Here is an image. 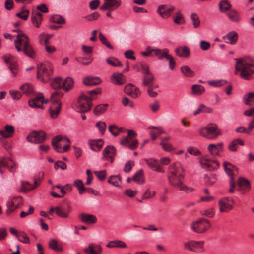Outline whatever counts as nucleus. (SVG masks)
<instances>
[{
	"mask_svg": "<svg viewBox=\"0 0 254 254\" xmlns=\"http://www.w3.org/2000/svg\"><path fill=\"white\" fill-rule=\"evenodd\" d=\"M147 87L148 88L147 92L148 96L150 97H156L160 92L159 90H158V85L153 84Z\"/></svg>",
	"mask_w": 254,
	"mask_h": 254,
	"instance_id": "nucleus-38",
	"label": "nucleus"
},
{
	"mask_svg": "<svg viewBox=\"0 0 254 254\" xmlns=\"http://www.w3.org/2000/svg\"><path fill=\"white\" fill-rule=\"evenodd\" d=\"M17 238H18L19 241L23 243H30V241L29 238L27 236V234L23 231H21L18 233V235H17Z\"/></svg>",
	"mask_w": 254,
	"mask_h": 254,
	"instance_id": "nucleus-57",
	"label": "nucleus"
},
{
	"mask_svg": "<svg viewBox=\"0 0 254 254\" xmlns=\"http://www.w3.org/2000/svg\"><path fill=\"white\" fill-rule=\"evenodd\" d=\"M15 203V202L14 201L13 199L12 200H8L7 202V209L6 210V213L7 215H10L18 208Z\"/></svg>",
	"mask_w": 254,
	"mask_h": 254,
	"instance_id": "nucleus-46",
	"label": "nucleus"
},
{
	"mask_svg": "<svg viewBox=\"0 0 254 254\" xmlns=\"http://www.w3.org/2000/svg\"><path fill=\"white\" fill-rule=\"evenodd\" d=\"M92 105H88L86 102H78V111L81 113L89 112Z\"/></svg>",
	"mask_w": 254,
	"mask_h": 254,
	"instance_id": "nucleus-42",
	"label": "nucleus"
},
{
	"mask_svg": "<svg viewBox=\"0 0 254 254\" xmlns=\"http://www.w3.org/2000/svg\"><path fill=\"white\" fill-rule=\"evenodd\" d=\"M127 135L120 140V144L130 150L136 149L138 146V140L135 138L136 133L132 130H127Z\"/></svg>",
	"mask_w": 254,
	"mask_h": 254,
	"instance_id": "nucleus-5",
	"label": "nucleus"
},
{
	"mask_svg": "<svg viewBox=\"0 0 254 254\" xmlns=\"http://www.w3.org/2000/svg\"><path fill=\"white\" fill-rule=\"evenodd\" d=\"M238 184L239 187V190L243 193L249 191L251 189L250 182L245 178H239L238 181Z\"/></svg>",
	"mask_w": 254,
	"mask_h": 254,
	"instance_id": "nucleus-25",
	"label": "nucleus"
},
{
	"mask_svg": "<svg viewBox=\"0 0 254 254\" xmlns=\"http://www.w3.org/2000/svg\"><path fill=\"white\" fill-rule=\"evenodd\" d=\"M44 177V172H40L37 174H36L34 178V185H31L29 182L26 181H24L21 183V187L19 192H26L28 191H30L34 189L39 185V182L41 181Z\"/></svg>",
	"mask_w": 254,
	"mask_h": 254,
	"instance_id": "nucleus-8",
	"label": "nucleus"
},
{
	"mask_svg": "<svg viewBox=\"0 0 254 254\" xmlns=\"http://www.w3.org/2000/svg\"><path fill=\"white\" fill-rule=\"evenodd\" d=\"M29 15V11L25 9V7H22L21 12L16 14V16L24 20H26L28 19Z\"/></svg>",
	"mask_w": 254,
	"mask_h": 254,
	"instance_id": "nucleus-59",
	"label": "nucleus"
},
{
	"mask_svg": "<svg viewBox=\"0 0 254 254\" xmlns=\"http://www.w3.org/2000/svg\"><path fill=\"white\" fill-rule=\"evenodd\" d=\"M211 224L207 219L201 218L193 222L191 225V228L195 232L203 233L210 228Z\"/></svg>",
	"mask_w": 254,
	"mask_h": 254,
	"instance_id": "nucleus-9",
	"label": "nucleus"
},
{
	"mask_svg": "<svg viewBox=\"0 0 254 254\" xmlns=\"http://www.w3.org/2000/svg\"><path fill=\"white\" fill-rule=\"evenodd\" d=\"M169 51L167 48L163 49H157L155 50V55L158 56L159 60H162L163 58L169 61V68L171 70H173L175 66L176 62L174 58L169 54Z\"/></svg>",
	"mask_w": 254,
	"mask_h": 254,
	"instance_id": "nucleus-10",
	"label": "nucleus"
},
{
	"mask_svg": "<svg viewBox=\"0 0 254 254\" xmlns=\"http://www.w3.org/2000/svg\"><path fill=\"white\" fill-rule=\"evenodd\" d=\"M79 218L81 222L87 224H93L97 222V217L92 214L82 213L79 215Z\"/></svg>",
	"mask_w": 254,
	"mask_h": 254,
	"instance_id": "nucleus-23",
	"label": "nucleus"
},
{
	"mask_svg": "<svg viewBox=\"0 0 254 254\" xmlns=\"http://www.w3.org/2000/svg\"><path fill=\"white\" fill-rule=\"evenodd\" d=\"M132 180L139 184L144 183V180L142 170H140L135 173L133 176Z\"/></svg>",
	"mask_w": 254,
	"mask_h": 254,
	"instance_id": "nucleus-48",
	"label": "nucleus"
},
{
	"mask_svg": "<svg viewBox=\"0 0 254 254\" xmlns=\"http://www.w3.org/2000/svg\"><path fill=\"white\" fill-rule=\"evenodd\" d=\"M74 185L77 188L79 191V193L80 194H83L86 190V188L84 186V184L83 182L80 180L77 179L74 181Z\"/></svg>",
	"mask_w": 254,
	"mask_h": 254,
	"instance_id": "nucleus-52",
	"label": "nucleus"
},
{
	"mask_svg": "<svg viewBox=\"0 0 254 254\" xmlns=\"http://www.w3.org/2000/svg\"><path fill=\"white\" fill-rule=\"evenodd\" d=\"M173 21L175 23L177 24L185 23L184 17L180 11H178L176 13V15L174 18Z\"/></svg>",
	"mask_w": 254,
	"mask_h": 254,
	"instance_id": "nucleus-56",
	"label": "nucleus"
},
{
	"mask_svg": "<svg viewBox=\"0 0 254 254\" xmlns=\"http://www.w3.org/2000/svg\"><path fill=\"white\" fill-rule=\"evenodd\" d=\"M202 166L210 171L217 169L219 167V163L216 160H211L208 158H203L200 160Z\"/></svg>",
	"mask_w": 254,
	"mask_h": 254,
	"instance_id": "nucleus-18",
	"label": "nucleus"
},
{
	"mask_svg": "<svg viewBox=\"0 0 254 254\" xmlns=\"http://www.w3.org/2000/svg\"><path fill=\"white\" fill-rule=\"evenodd\" d=\"M126 94L129 95L133 98H136L141 94L138 88L135 87L131 84L126 85L124 89Z\"/></svg>",
	"mask_w": 254,
	"mask_h": 254,
	"instance_id": "nucleus-22",
	"label": "nucleus"
},
{
	"mask_svg": "<svg viewBox=\"0 0 254 254\" xmlns=\"http://www.w3.org/2000/svg\"><path fill=\"white\" fill-rule=\"evenodd\" d=\"M51 20L52 22L59 24H63L65 23V19L63 16L57 14L52 16L51 18Z\"/></svg>",
	"mask_w": 254,
	"mask_h": 254,
	"instance_id": "nucleus-58",
	"label": "nucleus"
},
{
	"mask_svg": "<svg viewBox=\"0 0 254 254\" xmlns=\"http://www.w3.org/2000/svg\"><path fill=\"white\" fill-rule=\"evenodd\" d=\"M181 72L186 77H192L194 76V72L188 66H182L180 68Z\"/></svg>",
	"mask_w": 254,
	"mask_h": 254,
	"instance_id": "nucleus-43",
	"label": "nucleus"
},
{
	"mask_svg": "<svg viewBox=\"0 0 254 254\" xmlns=\"http://www.w3.org/2000/svg\"><path fill=\"white\" fill-rule=\"evenodd\" d=\"M74 85L73 80L70 77H67L62 84L63 89L65 92L71 90Z\"/></svg>",
	"mask_w": 254,
	"mask_h": 254,
	"instance_id": "nucleus-37",
	"label": "nucleus"
},
{
	"mask_svg": "<svg viewBox=\"0 0 254 254\" xmlns=\"http://www.w3.org/2000/svg\"><path fill=\"white\" fill-rule=\"evenodd\" d=\"M112 82L115 85H122L126 83L125 77L120 73H115L111 77Z\"/></svg>",
	"mask_w": 254,
	"mask_h": 254,
	"instance_id": "nucleus-29",
	"label": "nucleus"
},
{
	"mask_svg": "<svg viewBox=\"0 0 254 254\" xmlns=\"http://www.w3.org/2000/svg\"><path fill=\"white\" fill-rule=\"evenodd\" d=\"M88 144L91 149L94 151H99L102 148L104 141L102 139H99L89 141Z\"/></svg>",
	"mask_w": 254,
	"mask_h": 254,
	"instance_id": "nucleus-32",
	"label": "nucleus"
},
{
	"mask_svg": "<svg viewBox=\"0 0 254 254\" xmlns=\"http://www.w3.org/2000/svg\"><path fill=\"white\" fill-rule=\"evenodd\" d=\"M145 162L148 167L154 171L158 172H163L164 170L162 168L160 161L153 158L146 159Z\"/></svg>",
	"mask_w": 254,
	"mask_h": 254,
	"instance_id": "nucleus-21",
	"label": "nucleus"
},
{
	"mask_svg": "<svg viewBox=\"0 0 254 254\" xmlns=\"http://www.w3.org/2000/svg\"><path fill=\"white\" fill-rule=\"evenodd\" d=\"M121 0H104V3L101 6L100 9L106 10H110L112 8L117 9L121 5Z\"/></svg>",
	"mask_w": 254,
	"mask_h": 254,
	"instance_id": "nucleus-20",
	"label": "nucleus"
},
{
	"mask_svg": "<svg viewBox=\"0 0 254 254\" xmlns=\"http://www.w3.org/2000/svg\"><path fill=\"white\" fill-rule=\"evenodd\" d=\"M184 248L188 251L196 253H203L205 251L204 242L191 240L184 243Z\"/></svg>",
	"mask_w": 254,
	"mask_h": 254,
	"instance_id": "nucleus-11",
	"label": "nucleus"
},
{
	"mask_svg": "<svg viewBox=\"0 0 254 254\" xmlns=\"http://www.w3.org/2000/svg\"><path fill=\"white\" fill-rule=\"evenodd\" d=\"M199 134L208 139H215L221 135V131L215 124L210 123L199 129Z\"/></svg>",
	"mask_w": 254,
	"mask_h": 254,
	"instance_id": "nucleus-4",
	"label": "nucleus"
},
{
	"mask_svg": "<svg viewBox=\"0 0 254 254\" xmlns=\"http://www.w3.org/2000/svg\"><path fill=\"white\" fill-rule=\"evenodd\" d=\"M106 246L108 248H114V247H119V248H126L127 245L121 241H110Z\"/></svg>",
	"mask_w": 254,
	"mask_h": 254,
	"instance_id": "nucleus-49",
	"label": "nucleus"
},
{
	"mask_svg": "<svg viewBox=\"0 0 254 254\" xmlns=\"http://www.w3.org/2000/svg\"><path fill=\"white\" fill-rule=\"evenodd\" d=\"M108 182L115 186H118L121 182V179L119 175H112L109 178Z\"/></svg>",
	"mask_w": 254,
	"mask_h": 254,
	"instance_id": "nucleus-54",
	"label": "nucleus"
},
{
	"mask_svg": "<svg viewBox=\"0 0 254 254\" xmlns=\"http://www.w3.org/2000/svg\"><path fill=\"white\" fill-rule=\"evenodd\" d=\"M99 38L100 39L102 43L106 46L108 48L110 49H113V47L109 43L106 37L104 36V35L101 32H100L99 34Z\"/></svg>",
	"mask_w": 254,
	"mask_h": 254,
	"instance_id": "nucleus-61",
	"label": "nucleus"
},
{
	"mask_svg": "<svg viewBox=\"0 0 254 254\" xmlns=\"http://www.w3.org/2000/svg\"><path fill=\"white\" fill-rule=\"evenodd\" d=\"M227 16L229 19L233 22L237 23L240 21L241 18L239 13L235 10H230L227 13Z\"/></svg>",
	"mask_w": 254,
	"mask_h": 254,
	"instance_id": "nucleus-35",
	"label": "nucleus"
},
{
	"mask_svg": "<svg viewBox=\"0 0 254 254\" xmlns=\"http://www.w3.org/2000/svg\"><path fill=\"white\" fill-rule=\"evenodd\" d=\"M254 92L248 93L244 97L243 100L246 105H250L251 102H254Z\"/></svg>",
	"mask_w": 254,
	"mask_h": 254,
	"instance_id": "nucleus-63",
	"label": "nucleus"
},
{
	"mask_svg": "<svg viewBox=\"0 0 254 254\" xmlns=\"http://www.w3.org/2000/svg\"><path fill=\"white\" fill-rule=\"evenodd\" d=\"M234 204L233 200L230 197L224 198L219 201V210L221 212H227L231 210Z\"/></svg>",
	"mask_w": 254,
	"mask_h": 254,
	"instance_id": "nucleus-16",
	"label": "nucleus"
},
{
	"mask_svg": "<svg viewBox=\"0 0 254 254\" xmlns=\"http://www.w3.org/2000/svg\"><path fill=\"white\" fill-rule=\"evenodd\" d=\"M204 179L207 185H212L217 180L216 175L212 173L205 174L204 176Z\"/></svg>",
	"mask_w": 254,
	"mask_h": 254,
	"instance_id": "nucleus-50",
	"label": "nucleus"
},
{
	"mask_svg": "<svg viewBox=\"0 0 254 254\" xmlns=\"http://www.w3.org/2000/svg\"><path fill=\"white\" fill-rule=\"evenodd\" d=\"M191 20L193 23V27L195 28H198L199 27L200 24V22L198 16L195 13H192L190 16Z\"/></svg>",
	"mask_w": 254,
	"mask_h": 254,
	"instance_id": "nucleus-60",
	"label": "nucleus"
},
{
	"mask_svg": "<svg viewBox=\"0 0 254 254\" xmlns=\"http://www.w3.org/2000/svg\"><path fill=\"white\" fill-rule=\"evenodd\" d=\"M223 38L226 42L231 44H234L238 40V35L235 31H231L229 32L225 36H224Z\"/></svg>",
	"mask_w": 254,
	"mask_h": 254,
	"instance_id": "nucleus-34",
	"label": "nucleus"
},
{
	"mask_svg": "<svg viewBox=\"0 0 254 254\" xmlns=\"http://www.w3.org/2000/svg\"><path fill=\"white\" fill-rule=\"evenodd\" d=\"M107 104H100L97 106L94 109V113L96 115H99L104 113L107 109Z\"/></svg>",
	"mask_w": 254,
	"mask_h": 254,
	"instance_id": "nucleus-53",
	"label": "nucleus"
},
{
	"mask_svg": "<svg viewBox=\"0 0 254 254\" xmlns=\"http://www.w3.org/2000/svg\"><path fill=\"white\" fill-rule=\"evenodd\" d=\"M235 69L241 71L240 76L245 79H249V77L254 73V59L250 57L236 59Z\"/></svg>",
	"mask_w": 254,
	"mask_h": 254,
	"instance_id": "nucleus-3",
	"label": "nucleus"
},
{
	"mask_svg": "<svg viewBox=\"0 0 254 254\" xmlns=\"http://www.w3.org/2000/svg\"><path fill=\"white\" fill-rule=\"evenodd\" d=\"M58 93L57 91L53 92L51 95L52 104L49 108V114L51 118L55 119L60 112L62 103L57 98Z\"/></svg>",
	"mask_w": 254,
	"mask_h": 254,
	"instance_id": "nucleus-6",
	"label": "nucleus"
},
{
	"mask_svg": "<svg viewBox=\"0 0 254 254\" xmlns=\"http://www.w3.org/2000/svg\"><path fill=\"white\" fill-rule=\"evenodd\" d=\"M102 82L100 78L97 76H89L84 78L83 83L86 86H95L100 84Z\"/></svg>",
	"mask_w": 254,
	"mask_h": 254,
	"instance_id": "nucleus-24",
	"label": "nucleus"
},
{
	"mask_svg": "<svg viewBox=\"0 0 254 254\" xmlns=\"http://www.w3.org/2000/svg\"><path fill=\"white\" fill-rule=\"evenodd\" d=\"M15 132L13 126L6 125L5 126L4 130H0V135L4 138L11 137Z\"/></svg>",
	"mask_w": 254,
	"mask_h": 254,
	"instance_id": "nucleus-28",
	"label": "nucleus"
},
{
	"mask_svg": "<svg viewBox=\"0 0 254 254\" xmlns=\"http://www.w3.org/2000/svg\"><path fill=\"white\" fill-rule=\"evenodd\" d=\"M47 100H44L43 94L39 93L34 98L29 100L28 104L31 108H40L42 107L43 103H47Z\"/></svg>",
	"mask_w": 254,
	"mask_h": 254,
	"instance_id": "nucleus-17",
	"label": "nucleus"
},
{
	"mask_svg": "<svg viewBox=\"0 0 254 254\" xmlns=\"http://www.w3.org/2000/svg\"><path fill=\"white\" fill-rule=\"evenodd\" d=\"M243 141L239 138L233 140L229 145V149L231 151H236L239 145H243Z\"/></svg>",
	"mask_w": 254,
	"mask_h": 254,
	"instance_id": "nucleus-41",
	"label": "nucleus"
},
{
	"mask_svg": "<svg viewBox=\"0 0 254 254\" xmlns=\"http://www.w3.org/2000/svg\"><path fill=\"white\" fill-rule=\"evenodd\" d=\"M106 62L112 66L118 67L122 66L121 62L118 59L114 57L107 58Z\"/></svg>",
	"mask_w": 254,
	"mask_h": 254,
	"instance_id": "nucleus-55",
	"label": "nucleus"
},
{
	"mask_svg": "<svg viewBox=\"0 0 254 254\" xmlns=\"http://www.w3.org/2000/svg\"><path fill=\"white\" fill-rule=\"evenodd\" d=\"M53 69L50 66H45L43 64H37V77L43 82H46L53 74Z\"/></svg>",
	"mask_w": 254,
	"mask_h": 254,
	"instance_id": "nucleus-7",
	"label": "nucleus"
},
{
	"mask_svg": "<svg viewBox=\"0 0 254 254\" xmlns=\"http://www.w3.org/2000/svg\"><path fill=\"white\" fill-rule=\"evenodd\" d=\"M13 56L11 55H5L3 58L7 64H9V69L11 72L12 76L16 77L18 72V65L13 61Z\"/></svg>",
	"mask_w": 254,
	"mask_h": 254,
	"instance_id": "nucleus-15",
	"label": "nucleus"
},
{
	"mask_svg": "<svg viewBox=\"0 0 254 254\" xmlns=\"http://www.w3.org/2000/svg\"><path fill=\"white\" fill-rule=\"evenodd\" d=\"M231 5L228 0H221L219 3V8L221 12H225L230 9Z\"/></svg>",
	"mask_w": 254,
	"mask_h": 254,
	"instance_id": "nucleus-40",
	"label": "nucleus"
},
{
	"mask_svg": "<svg viewBox=\"0 0 254 254\" xmlns=\"http://www.w3.org/2000/svg\"><path fill=\"white\" fill-rule=\"evenodd\" d=\"M46 137V133L42 130L33 131L27 136V140L29 142L39 144L44 142Z\"/></svg>",
	"mask_w": 254,
	"mask_h": 254,
	"instance_id": "nucleus-12",
	"label": "nucleus"
},
{
	"mask_svg": "<svg viewBox=\"0 0 254 254\" xmlns=\"http://www.w3.org/2000/svg\"><path fill=\"white\" fill-rule=\"evenodd\" d=\"M71 208L70 206H68L67 209L65 210L60 206H57L56 209V214L62 218H69L70 217V212Z\"/></svg>",
	"mask_w": 254,
	"mask_h": 254,
	"instance_id": "nucleus-31",
	"label": "nucleus"
},
{
	"mask_svg": "<svg viewBox=\"0 0 254 254\" xmlns=\"http://www.w3.org/2000/svg\"><path fill=\"white\" fill-rule=\"evenodd\" d=\"M192 93L195 95H200L205 91L204 87L201 85L195 84L191 87Z\"/></svg>",
	"mask_w": 254,
	"mask_h": 254,
	"instance_id": "nucleus-47",
	"label": "nucleus"
},
{
	"mask_svg": "<svg viewBox=\"0 0 254 254\" xmlns=\"http://www.w3.org/2000/svg\"><path fill=\"white\" fill-rule=\"evenodd\" d=\"M96 126L98 128L99 131L102 134H103L106 128L105 123L104 122L99 121L96 123Z\"/></svg>",
	"mask_w": 254,
	"mask_h": 254,
	"instance_id": "nucleus-64",
	"label": "nucleus"
},
{
	"mask_svg": "<svg viewBox=\"0 0 254 254\" xmlns=\"http://www.w3.org/2000/svg\"><path fill=\"white\" fill-rule=\"evenodd\" d=\"M31 19L32 24L35 27L39 28L43 20L42 14L39 12L32 13Z\"/></svg>",
	"mask_w": 254,
	"mask_h": 254,
	"instance_id": "nucleus-33",
	"label": "nucleus"
},
{
	"mask_svg": "<svg viewBox=\"0 0 254 254\" xmlns=\"http://www.w3.org/2000/svg\"><path fill=\"white\" fill-rule=\"evenodd\" d=\"M63 79L61 77H57L53 80L51 83V86L54 89H63Z\"/></svg>",
	"mask_w": 254,
	"mask_h": 254,
	"instance_id": "nucleus-44",
	"label": "nucleus"
},
{
	"mask_svg": "<svg viewBox=\"0 0 254 254\" xmlns=\"http://www.w3.org/2000/svg\"><path fill=\"white\" fill-rule=\"evenodd\" d=\"M154 79L155 78L153 74L143 75L142 77V86L147 87L153 85Z\"/></svg>",
	"mask_w": 254,
	"mask_h": 254,
	"instance_id": "nucleus-36",
	"label": "nucleus"
},
{
	"mask_svg": "<svg viewBox=\"0 0 254 254\" xmlns=\"http://www.w3.org/2000/svg\"><path fill=\"white\" fill-rule=\"evenodd\" d=\"M20 89L22 91L24 94L29 96L34 92V88L33 86L29 84L26 83L20 87Z\"/></svg>",
	"mask_w": 254,
	"mask_h": 254,
	"instance_id": "nucleus-45",
	"label": "nucleus"
},
{
	"mask_svg": "<svg viewBox=\"0 0 254 254\" xmlns=\"http://www.w3.org/2000/svg\"><path fill=\"white\" fill-rule=\"evenodd\" d=\"M223 166L225 172L230 177V180H231V177H233L232 175V172L234 171V169L236 168L233 166L230 163L226 162H224Z\"/></svg>",
	"mask_w": 254,
	"mask_h": 254,
	"instance_id": "nucleus-51",
	"label": "nucleus"
},
{
	"mask_svg": "<svg viewBox=\"0 0 254 254\" xmlns=\"http://www.w3.org/2000/svg\"><path fill=\"white\" fill-rule=\"evenodd\" d=\"M93 98L86 96L84 93H82L78 99V102H86L88 105H92V100Z\"/></svg>",
	"mask_w": 254,
	"mask_h": 254,
	"instance_id": "nucleus-62",
	"label": "nucleus"
},
{
	"mask_svg": "<svg viewBox=\"0 0 254 254\" xmlns=\"http://www.w3.org/2000/svg\"><path fill=\"white\" fill-rule=\"evenodd\" d=\"M223 146L222 142H219L217 144H210L208 146V150L212 155H218L223 151Z\"/></svg>",
	"mask_w": 254,
	"mask_h": 254,
	"instance_id": "nucleus-27",
	"label": "nucleus"
},
{
	"mask_svg": "<svg viewBox=\"0 0 254 254\" xmlns=\"http://www.w3.org/2000/svg\"><path fill=\"white\" fill-rule=\"evenodd\" d=\"M16 32L18 34L14 41L16 49L18 52H23L25 55L30 58H35L36 52L30 43V40L28 35L20 29L16 30Z\"/></svg>",
	"mask_w": 254,
	"mask_h": 254,
	"instance_id": "nucleus-2",
	"label": "nucleus"
},
{
	"mask_svg": "<svg viewBox=\"0 0 254 254\" xmlns=\"http://www.w3.org/2000/svg\"><path fill=\"white\" fill-rule=\"evenodd\" d=\"M2 167L7 168L12 173H14L16 170V164L11 158H0V173L1 174H3L1 169Z\"/></svg>",
	"mask_w": 254,
	"mask_h": 254,
	"instance_id": "nucleus-13",
	"label": "nucleus"
},
{
	"mask_svg": "<svg viewBox=\"0 0 254 254\" xmlns=\"http://www.w3.org/2000/svg\"><path fill=\"white\" fill-rule=\"evenodd\" d=\"M175 9V7L172 5H161L158 6L157 12L162 18L166 19L170 16V12Z\"/></svg>",
	"mask_w": 254,
	"mask_h": 254,
	"instance_id": "nucleus-19",
	"label": "nucleus"
},
{
	"mask_svg": "<svg viewBox=\"0 0 254 254\" xmlns=\"http://www.w3.org/2000/svg\"><path fill=\"white\" fill-rule=\"evenodd\" d=\"M102 249L100 245H96L93 243H90L88 246L84 249V252L86 254H100Z\"/></svg>",
	"mask_w": 254,
	"mask_h": 254,
	"instance_id": "nucleus-26",
	"label": "nucleus"
},
{
	"mask_svg": "<svg viewBox=\"0 0 254 254\" xmlns=\"http://www.w3.org/2000/svg\"><path fill=\"white\" fill-rule=\"evenodd\" d=\"M116 148L112 145L106 146L103 151V157L102 159L104 160H108L113 163L114 157L116 154Z\"/></svg>",
	"mask_w": 254,
	"mask_h": 254,
	"instance_id": "nucleus-14",
	"label": "nucleus"
},
{
	"mask_svg": "<svg viewBox=\"0 0 254 254\" xmlns=\"http://www.w3.org/2000/svg\"><path fill=\"white\" fill-rule=\"evenodd\" d=\"M49 247L57 252H61L63 250L61 246L59 244L58 241L54 239H51L49 241Z\"/></svg>",
	"mask_w": 254,
	"mask_h": 254,
	"instance_id": "nucleus-39",
	"label": "nucleus"
},
{
	"mask_svg": "<svg viewBox=\"0 0 254 254\" xmlns=\"http://www.w3.org/2000/svg\"><path fill=\"white\" fill-rule=\"evenodd\" d=\"M184 170L179 163H175L169 166L168 171V179L170 184L186 193L192 192L194 189L186 186L183 183Z\"/></svg>",
	"mask_w": 254,
	"mask_h": 254,
	"instance_id": "nucleus-1",
	"label": "nucleus"
},
{
	"mask_svg": "<svg viewBox=\"0 0 254 254\" xmlns=\"http://www.w3.org/2000/svg\"><path fill=\"white\" fill-rule=\"evenodd\" d=\"M175 52L180 57L188 58L190 55V49L186 46L176 48Z\"/></svg>",
	"mask_w": 254,
	"mask_h": 254,
	"instance_id": "nucleus-30",
	"label": "nucleus"
}]
</instances>
